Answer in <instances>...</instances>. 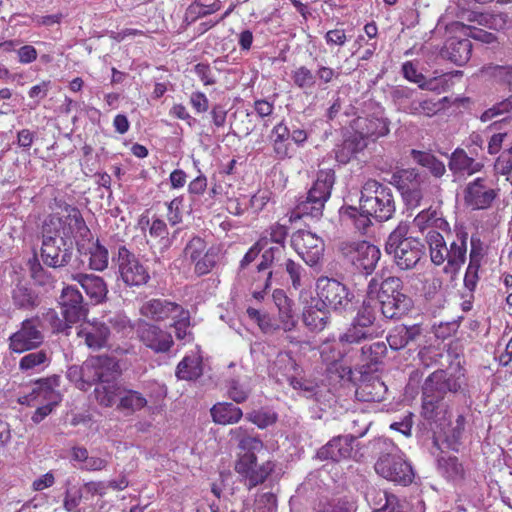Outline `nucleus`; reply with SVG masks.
<instances>
[{"label": "nucleus", "mask_w": 512, "mask_h": 512, "mask_svg": "<svg viewBox=\"0 0 512 512\" xmlns=\"http://www.w3.org/2000/svg\"><path fill=\"white\" fill-rule=\"evenodd\" d=\"M63 212V217L48 215L42 225L41 258L51 268L66 266L73 254L71 238L89 231L77 207L65 204Z\"/></svg>", "instance_id": "1"}, {"label": "nucleus", "mask_w": 512, "mask_h": 512, "mask_svg": "<svg viewBox=\"0 0 512 512\" xmlns=\"http://www.w3.org/2000/svg\"><path fill=\"white\" fill-rule=\"evenodd\" d=\"M468 232L463 225H455L449 232L428 231L425 242L428 245L431 262L444 266V272L454 277L467 258Z\"/></svg>", "instance_id": "2"}, {"label": "nucleus", "mask_w": 512, "mask_h": 512, "mask_svg": "<svg viewBox=\"0 0 512 512\" xmlns=\"http://www.w3.org/2000/svg\"><path fill=\"white\" fill-rule=\"evenodd\" d=\"M402 289L403 282L399 277H388L381 284L372 278L367 287V297L369 300H378L385 318H399L412 306L411 298L404 294Z\"/></svg>", "instance_id": "3"}, {"label": "nucleus", "mask_w": 512, "mask_h": 512, "mask_svg": "<svg viewBox=\"0 0 512 512\" xmlns=\"http://www.w3.org/2000/svg\"><path fill=\"white\" fill-rule=\"evenodd\" d=\"M409 225L400 222L390 233L385 251L393 255L396 265L402 270L414 268L424 255L425 246L420 239L408 236Z\"/></svg>", "instance_id": "4"}, {"label": "nucleus", "mask_w": 512, "mask_h": 512, "mask_svg": "<svg viewBox=\"0 0 512 512\" xmlns=\"http://www.w3.org/2000/svg\"><path fill=\"white\" fill-rule=\"evenodd\" d=\"M335 183V172L333 169H321L317 178L308 190L304 200H300L290 214V221L305 216L319 218L323 214L325 203L331 196Z\"/></svg>", "instance_id": "5"}, {"label": "nucleus", "mask_w": 512, "mask_h": 512, "mask_svg": "<svg viewBox=\"0 0 512 512\" xmlns=\"http://www.w3.org/2000/svg\"><path fill=\"white\" fill-rule=\"evenodd\" d=\"M360 210L377 221H387L395 213L392 190L375 179L367 180L361 189Z\"/></svg>", "instance_id": "6"}, {"label": "nucleus", "mask_w": 512, "mask_h": 512, "mask_svg": "<svg viewBox=\"0 0 512 512\" xmlns=\"http://www.w3.org/2000/svg\"><path fill=\"white\" fill-rule=\"evenodd\" d=\"M262 451L238 452L234 470L250 490L263 484L275 470V462L268 459L258 462L257 455Z\"/></svg>", "instance_id": "7"}, {"label": "nucleus", "mask_w": 512, "mask_h": 512, "mask_svg": "<svg viewBox=\"0 0 512 512\" xmlns=\"http://www.w3.org/2000/svg\"><path fill=\"white\" fill-rule=\"evenodd\" d=\"M121 371L117 360L109 356H92L83 362L80 368V384L87 390L94 384L117 380Z\"/></svg>", "instance_id": "8"}, {"label": "nucleus", "mask_w": 512, "mask_h": 512, "mask_svg": "<svg viewBox=\"0 0 512 512\" xmlns=\"http://www.w3.org/2000/svg\"><path fill=\"white\" fill-rule=\"evenodd\" d=\"M339 251L347 262L367 275L374 271L381 256L379 248L367 241H344Z\"/></svg>", "instance_id": "9"}, {"label": "nucleus", "mask_w": 512, "mask_h": 512, "mask_svg": "<svg viewBox=\"0 0 512 512\" xmlns=\"http://www.w3.org/2000/svg\"><path fill=\"white\" fill-rule=\"evenodd\" d=\"M395 96L400 99V104L405 113L432 118L444 109L447 97L441 99L420 96L416 90L409 88L398 89Z\"/></svg>", "instance_id": "10"}, {"label": "nucleus", "mask_w": 512, "mask_h": 512, "mask_svg": "<svg viewBox=\"0 0 512 512\" xmlns=\"http://www.w3.org/2000/svg\"><path fill=\"white\" fill-rule=\"evenodd\" d=\"M184 254L193 264L194 273L199 277L212 272L220 260V249L214 245L208 246L199 236H194L188 241Z\"/></svg>", "instance_id": "11"}, {"label": "nucleus", "mask_w": 512, "mask_h": 512, "mask_svg": "<svg viewBox=\"0 0 512 512\" xmlns=\"http://www.w3.org/2000/svg\"><path fill=\"white\" fill-rule=\"evenodd\" d=\"M316 295L322 308L334 311L346 310L353 297L344 284L328 277L317 280Z\"/></svg>", "instance_id": "12"}, {"label": "nucleus", "mask_w": 512, "mask_h": 512, "mask_svg": "<svg viewBox=\"0 0 512 512\" xmlns=\"http://www.w3.org/2000/svg\"><path fill=\"white\" fill-rule=\"evenodd\" d=\"M374 468L379 476L403 486L410 484L414 478L411 464L399 454L381 455Z\"/></svg>", "instance_id": "13"}, {"label": "nucleus", "mask_w": 512, "mask_h": 512, "mask_svg": "<svg viewBox=\"0 0 512 512\" xmlns=\"http://www.w3.org/2000/svg\"><path fill=\"white\" fill-rule=\"evenodd\" d=\"M116 261L119 276L127 286L139 287L150 280L148 268L125 246L119 247Z\"/></svg>", "instance_id": "14"}, {"label": "nucleus", "mask_w": 512, "mask_h": 512, "mask_svg": "<svg viewBox=\"0 0 512 512\" xmlns=\"http://www.w3.org/2000/svg\"><path fill=\"white\" fill-rule=\"evenodd\" d=\"M39 317H31L21 322L20 328L10 335L9 349L14 353H23L40 347L44 341L40 330Z\"/></svg>", "instance_id": "15"}, {"label": "nucleus", "mask_w": 512, "mask_h": 512, "mask_svg": "<svg viewBox=\"0 0 512 512\" xmlns=\"http://www.w3.org/2000/svg\"><path fill=\"white\" fill-rule=\"evenodd\" d=\"M291 246L310 267L320 262L325 250L323 239L307 230H298L293 233Z\"/></svg>", "instance_id": "16"}, {"label": "nucleus", "mask_w": 512, "mask_h": 512, "mask_svg": "<svg viewBox=\"0 0 512 512\" xmlns=\"http://www.w3.org/2000/svg\"><path fill=\"white\" fill-rule=\"evenodd\" d=\"M137 337L146 348L156 354L168 353L174 345L173 336L168 330L150 322L138 324Z\"/></svg>", "instance_id": "17"}, {"label": "nucleus", "mask_w": 512, "mask_h": 512, "mask_svg": "<svg viewBox=\"0 0 512 512\" xmlns=\"http://www.w3.org/2000/svg\"><path fill=\"white\" fill-rule=\"evenodd\" d=\"M355 441L356 437L352 435L333 437L317 451L316 456L322 461L331 460L333 462H340L350 458L358 461L357 451H354Z\"/></svg>", "instance_id": "18"}, {"label": "nucleus", "mask_w": 512, "mask_h": 512, "mask_svg": "<svg viewBox=\"0 0 512 512\" xmlns=\"http://www.w3.org/2000/svg\"><path fill=\"white\" fill-rule=\"evenodd\" d=\"M497 191L487 186V180L478 177L469 182L464 190V201L474 210H485L491 207L497 197Z\"/></svg>", "instance_id": "19"}, {"label": "nucleus", "mask_w": 512, "mask_h": 512, "mask_svg": "<svg viewBox=\"0 0 512 512\" xmlns=\"http://www.w3.org/2000/svg\"><path fill=\"white\" fill-rule=\"evenodd\" d=\"M59 304L63 317L70 323H77L87 313L81 292L71 285L62 289Z\"/></svg>", "instance_id": "20"}, {"label": "nucleus", "mask_w": 512, "mask_h": 512, "mask_svg": "<svg viewBox=\"0 0 512 512\" xmlns=\"http://www.w3.org/2000/svg\"><path fill=\"white\" fill-rule=\"evenodd\" d=\"M48 401L60 402V394L53 388L49 378L39 379L35 381L31 390L18 398V403L27 406H35L44 404Z\"/></svg>", "instance_id": "21"}, {"label": "nucleus", "mask_w": 512, "mask_h": 512, "mask_svg": "<svg viewBox=\"0 0 512 512\" xmlns=\"http://www.w3.org/2000/svg\"><path fill=\"white\" fill-rule=\"evenodd\" d=\"M77 335L87 347L99 350L107 345L110 329L104 322L85 321L80 325Z\"/></svg>", "instance_id": "22"}, {"label": "nucleus", "mask_w": 512, "mask_h": 512, "mask_svg": "<svg viewBox=\"0 0 512 512\" xmlns=\"http://www.w3.org/2000/svg\"><path fill=\"white\" fill-rule=\"evenodd\" d=\"M180 304L163 298L145 301L140 307V314L154 322H165L180 309Z\"/></svg>", "instance_id": "23"}, {"label": "nucleus", "mask_w": 512, "mask_h": 512, "mask_svg": "<svg viewBox=\"0 0 512 512\" xmlns=\"http://www.w3.org/2000/svg\"><path fill=\"white\" fill-rule=\"evenodd\" d=\"M419 183L420 175L414 168L402 169L392 175V184L409 201L418 202L422 198L421 191L418 189Z\"/></svg>", "instance_id": "24"}, {"label": "nucleus", "mask_w": 512, "mask_h": 512, "mask_svg": "<svg viewBox=\"0 0 512 512\" xmlns=\"http://www.w3.org/2000/svg\"><path fill=\"white\" fill-rule=\"evenodd\" d=\"M351 127L353 131L366 139L376 140L389 133V122L379 117H357L353 120Z\"/></svg>", "instance_id": "25"}, {"label": "nucleus", "mask_w": 512, "mask_h": 512, "mask_svg": "<svg viewBox=\"0 0 512 512\" xmlns=\"http://www.w3.org/2000/svg\"><path fill=\"white\" fill-rule=\"evenodd\" d=\"M138 226L141 230L148 227L149 237L155 240L156 244L163 249H169L172 245V238L169 237V230L166 222L160 217L154 215L151 219L147 214H142L138 220Z\"/></svg>", "instance_id": "26"}, {"label": "nucleus", "mask_w": 512, "mask_h": 512, "mask_svg": "<svg viewBox=\"0 0 512 512\" xmlns=\"http://www.w3.org/2000/svg\"><path fill=\"white\" fill-rule=\"evenodd\" d=\"M71 279L78 282L87 296L95 304L102 303L107 296L108 288L104 279L94 274H72Z\"/></svg>", "instance_id": "27"}, {"label": "nucleus", "mask_w": 512, "mask_h": 512, "mask_svg": "<svg viewBox=\"0 0 512 512\" xmlns=\"http://www.w3.org/2000/svg\"><path fill=\"white\" fill-rule=\"evenodd\" d=\"M413 226L421 233L431 230L449 232L451 229L442 212L432 207L420 211L413 219Z\"/></svg>", "instance_id": "28"}, {"label": "nucleus", "mask_w": 512, "mask_h": 512, "mask_svg": "<svg viewBox=\"0 0 512 512\" xmlns=\"http://www.w3.org/2000/svg\"><path fill=\"white\" fill-rule=\"evenodd\" d=\"M425 380L445 397L447 392L456 393L462 388L465 383V375L461 370L457 375H448L446 371L439 369L431 373Z\"/></svg>", "instance_id": "29"}, {"label": "nucleus", "mask_w": 512, "mask_h": 512, "mask_svg": "<svg viewBox=\"0 0 512 512\" xmlns=\"http://www.w3.org/2000/svg\"><path fill=\"white\" fill-rule=\"evenodd\" d=\"M321 358L326 363L327 372L330 375H335L340 380L351 379V366L345 362L340 351H336L331 347L323 348Z\"/></svg>", "instance_id": "30"}, {"label": "nucleus", "mask_w": 512, "mask_h": 512, "mask_svg": "<svg viewBox=\"0 0 512 512\" xmlns=\"http://www.w3.org/2000/svg\"><path fill=\"white\" fill-rule=\"evenodd\" d=\"M444 396L426 380L422 386L421 415L428 421H434L439 414V408Z\"/></svg>", "instance_id": "31"}, {"label": "nucleus", "mask_w": 512, "mask_h": 512, "mask_svg": "<svg viewBox=\"0 0 512 512\" xmlns=\"http://www.w3.org/2000/svg\"><path fill=\"white\" fill-rule=\"evenodd\" d=\"M367 146L366 141L355 132L346 137L341 144L335 148V159L340 164H347Z\"/></svg>", "instance_id": "32"}, {"label": "nucleus", "mask_w": 512, "mask_h": 512, "mask_svg": "<svg viewBox=\"0 0 512 512\" xmlns=\"http://www.w3.org/2000/svg\"><path fill=\"white\" fill-rule=\"evenodd\" d=\"M422 333L419 325L396 326L387 336V342L391 349L400 350L406 347L410 342L415 341Z\"/></svg>", "instance_id": "33"}, {"label": "nucleus", "mask_w": 512, "mask_h": 512, "mask_svg": "<svg viewBox=\"0 0 512 512\" xmlns=\"http://www.w3.org/2000/svg\"><path fill=\"white\" fill-rule=\"evenodd\" d=\"M387 388L380 379L362 381L356 389V397L363 402H380L384 399Z\"/></svg>", "instance_id": "34"}, {"label": "nucleus", "mask_w": 512, "mask_h": 512, "mask_svg": "<svg viewBox=\"0 0 512 512\" xmlns=\"http://www.w3.org/2000/svg\"><path fill=\"white\" fill-rule=\"evenodd\" d=\"M210 412L213 421L220 425H232L238 423L243 416L242 410L229 402L215 404L211 408Z\"/></svg>", "instance_id": "35"}, {"label": "nucleus", "mask_w": 512, "mask_h": 512, "mask_svg": "<svg viewBox=\"0 0 512 512\" xmlns=\"http://www.w3.org/2000/svg\"><path fill=\"white\" fill-rule=\"evenodd\" d=\"M472 43L469 39H450L446 46L448 59L458 66L467 63L471 57Z\"/></svg>", "instance_id": "36"}, {"label": "nucleus", "mask_w": 512, "mask_h": 512, "mask_svg": "<svg viewBox=\"0 0 512 512\" xmlns=\"http://www.w3.org/2000/svg\"><path fill=\"white\" fill-rule=\"evenodd\" d=\"M449 168L454 172L472 175L482 170L483 164L468 156L463 149H456L450 158Z\"/></svg>", "instance_id": "37"}, {"label": "nucleus", "mask_w": 512, "mask_h": 512, "mask_svg": "<svg viewBox=\"0 0 512 512\" xmlns=\"http://www.w3.org/2000/svg\"><path fill=\"white\" fill-rule=\"evenodd\" d=\"M328 309L322 308V305L317 302L315 306H307L303 311V323L311 331H322L329 320Z\"/></svg>", "instance_id": "38"}, {"label": "nucleus", "mask_w": 512, "mask_h": 512, "mask_svg": "<svg viewBox=\"0 0 512 512\" xmlns=\"http://www.w3.org/2000/svg\"><path fill=\"white\" fill-rule=\"evenodd\" d=\"M230 435L233 439L238 442L239 452L245 451H265L266 447L263 441L257 437L252 436L248 429L243 426H239L230 431Z\"/></svg>", "instance_id": "39"}, {"label": "nucleus", "mask_w": 512, "mask_h": 512, "mask_svg": "<svg viewBox=\"0 0 512 512\" xmlns=\"http://www.w3.org/2000/svg\"><path fill=\"white\" fill-rule=\"evenodd\" d=\"M221 8V0H213L210 4H203L199 0H195L186 8L184 18L188 23H194L200 18L218 12Z\"/></svg>", "instance_id": "40"}, {"label": "nucleus", "mask_w": 512, "mask_h": 512, "mask_svg": "<svg viewBox=\"0 0 512 512\" xmlns=\"http://www.w3.org/2000/svg\"><path fill=\"white\" fill-rule=\"evenodd\" d=\"M147 399L139 391L127 389L121 392L117 409L128 413H135L147 406Z\"/></svg>", "instance_id": "41"}, {"label": "nucleus", "mask_w": 512, "mask_h": 512, "mask_svg": "<svg viewBox=\"0 0 512 512\" xmlns=\"http://www.w3.org/2000/svg\"><path fill=\"white\" fill-rule=\"evenodd\" d=\"M51 362V355L47 350L41 349L24 355L19 361L21 371H41Z\"/></svg>", "instance_id": "42"}, {"label": "nucleus", "mask_w": 512, "mask_h": 512, "mask_svg": "<svg viewBox=\"0 0 512 512\" xmlns=\"http://www.w3.org/2000/svg\"><path fill=\"white\" fill-rule=\"evenodd\" d=\"M411 156L415 162L427 168L436 178L442 177L446 172L444 163L429 152L413 149Z\"/></svg>", "instance_id": "43"}, {"label": "nucleus", "mask_w": 512, "mask_h": 512, "mask_svg": "<svg viewBox=\"0 0 512 512\" xmlns=\"http://www.w3.org/2000/svg\"><path fill=\"white\" fill-rule=\"evenodd\" d=\"M96 401L100 406L112 407L117 396H121V387L117 380L100 383L94 390Z\"/></svg>", "instance_id": "44"}, {"label": "nucleus", "mask_w": 512, "mask_h": 512, "mask_svg": "<svg viewBox=\"0 0 512 512\" xmlns=\"http://www.w3.org/2000/svg\"><path fill=\"white\" fill-rule=\"evenodd\" d=\"M291 79L294 86L305 93L311 92L317 85L315 72L305 65L295 68L291 72Z\"/></svg>", "instance_id": "45"}, {"label": "nucleus", "mask_w": 512, "mask_h": 512, "mask_svg": "<svg viewBox=\"0 0 512 512\" xmlns=\"http://www.w3.org/2000/svg\"><path fill=\"white\" fill-rule=\"evenodd\" d=\"M202 373L201 361L194 357H184L176 368V376L181 380H196Z\"/></svg>", "instance_id": "46"}, {"label": "nucleus", "mask_w": 512, "mask_h": 512, "mask_svg": "<svg viewBox=\"0 0 512 512\" xmlns=\"http://www.w3.org/2000/svg\"><path fill=\"white\" fill-rule=\"evenodd\" d=\"M466 418L460 414L457 416L454 424H451L444 432V441L447 447L453 451H458L461 445L465 431Z\"/></svg>", "instance_id": "47"}, {"label": "nucleus", "mask_w": 512, "mask_h": 512, "mask_svg": "<svg viewBox=\"0 0 512 512\" xmlns=\"http://www.w3.org/2000/svg\"><path fill=\"white\" fill-rule=\"evenodd\" d=\"M276 252H280V248H269L264 251L261 262L257 265L254 275L251 276V288L263 284V276L273 275L269 267L276 258Z\"/></svg>", "instance_id": "48"}, {"label": "nucleus", "mask_w": 512, "mask_h": 512, "mask_svg": "<svg viewBox=\"0 0 512 512\" xmlns=\"http://www.w3.org/2000/svg\"><path fill=\"white\" fill-rule=\"evenodd\" d=\"M246 313L251 320L257 323L260 330L265 334H272L281 329L279 322L277 323L268 313H262L252 307H248Z\"/></svg>", "instance_id": "49"}, {"label": "nucleus", "mask_w": 512, "mask_h": 512, "mask_svg": "<svg viewBox=\"0 0 512 512\" xmlns=\"http://www.w3.org/2000/svg\"><path fill=\"white\" fill-rule=\"evenodd\" d=\"M108 250L97 240L89 248V267L95 271H103L108 267Z\"/></svg>", "instance_id": "50"}, {"label": "nucleus", "mask_w": 512, "mask_h": 512, "mask_svg": "<svg viewBox=\"0 0 512 512\" xmlns=\"http://www.w3.org/2000/svg\"><path fill=\"white\" fill-rule=\"evenodd\" d=\"M171 319L173 320L171 327L175 330L176 338L184 340L190 334L189 327L191 322L189 311L180 306V309L177 310Z\"/></svg>", "instance_id": "51"}, {"label": "nucleus", "mask_w": 512, "mask_h": 512, "mask_svg": "<svg viewBox=\"0 0 512 512\" xmlns=\"http://www.w3.org/2000/svg\"><path fill=\"white\" fill-rule=\"evenodd\" d=\"M30 273L36 284L48 288H53L55 286V277L51 272L42 267L37 258L30 261Z\"/></svg>", "instance_id": "52"}, {"label": "nucleus", "mask_w": 512, "mask_h": 512, "mask_svg": "<svg viewBox=\"0 0 512 512\" xmlns=\"http://www.w3.org/2000/svg\"><path fill=\"white\" fill-rule=\"evenodd\" d=\"M438 465L448 478L462 479L464 477L463 465L456 456L440 457Z\"/></svg>", "instance_id": "53"}, {"label": "nucleus", "mask_w": 512, "mask_h": 512, "mask_svg": "<svg viewBox=\"0 0 512 512\" xmlns=\"http://www.w3.org/2000/svg\"><path fill=\"white\" fill-rule=\"evenodd\" d=\"M12 300L14 305L21 309H30L36 306V296L23 285H16L13 289Z\"/></svg>", "instance_id": "54"}, {"label": "nucleus", "mask_w": 512, "mask_h": 512, "mask_svg": "<svg viewBox=\"0 0 512 512\" xmlns=\"http://www.w3.org/2000/svg\"><path fill=\"white\" fill-rule=\"evenodd\" d=\"M246 419L255 424L258 428L264 429L276 423L277 414L265 409L253 410L246 414Z\"/></svg>", "instance_id": "55"}, {"label": "nucleus", "mask_w": 512, "mask_h": 512, "mask_svg": "<svg viewBox=\"0 0 512 512\" xmlns=\"http://www.w3.org/2000/svg\"><path fill=\"white\" fill-rule=\"evenodd\" d=\"M373 337L372 331H366L362 327L358 326L355 322L347 329V331L339 337L341 343L347 344H358L362 340H366Z\"/></svg>", "instance_id": "56"}, {"label": "nucleus", "mask_w": 512, "mask_h": 512, "mask_svg": "<svg viewBox=\"0 0 512 512\" xmlns=\"http://www.w3.org/2000/svg\"><path fill=\"white\" fill-rule=\"evenodd\" d=\"M377 494L380 501L384 499L385 503L373 512H406L403 503L396 495L385 490H379Z\"/></svg>", "instance_id": "57"}, {"label": "nucleus", "mask_w": 512, "mask_h": 512, "mask_svg": "<svg viewBox=\"0 0 512 512\" xmlns=\"http://www.w3.org/2000/svg\"><path fill=\"white\" fill-rule=\"evenodd\" d=\"M442 356L441 349L432 345L421 348L418 353L419 361L425 368L437 365Z\"/></svg>", "instance_id": "58"}, {"label": "nucleus", "mask_w": 512, "mask_h": 512, "mask_svg": "<svg viewBox=\"0 0 512 512\" xmlns=\"http://www.w3.org/2000/svg\"><path fill=\"white\" fill-rule=\"evenodd\" d=\"M512 113V95L486 109L480 116L482 122H487L499 115Z\"/></svg>", "instance_id": "59"}, {"label": "nucleus", "mask_w": 512, "mask_h": 512, "mask_svg": "<svg viewBox=\"0 0 512 512\" xmlns=\"http://www.w3.org/2000/svg\"><path fill=\"white\" fill-rule=\"evenodd\" d=\"M266 233L269 235L266 240L269 239L270 242L278 244L275 248H280V252H276V254H281L285 250V240L288 236L287 226L275 223L266 230Z\"/></svg>", "instance_id": "60"}, {"label": "nucleus", "mask_w": 512, "mask_h": 512, "mask_svg": "<svg viewBox=\"0 0 512 512\" xmlns=\"http://www.w3.org/2000/svg\"><path fill=\"white\" fill-rule=\"evenodd\" d=\"M285 271L291 280L292 287L295 290L301 289L303 286L302 278L305 274L302 265L292 259H287L285 262Z\"/></svg>", "instance_id": "61"}, {"label": "nucleus", "mask_w": 512, "mask_h": 512, "mask_svg": "<svg viewBox=\"0 0 512 512\" xmlns=\"http://www.w3.org/2000/svg\"><path fill=\"white\" fill-rule=\"evenodd\" d=\"M184 198L183 196H178L172 199L170 202L166 203L167 207V219L171 226L178 225L182 222V206H183Z\"/></svg>", "instance_id": "62"}, {"label": "nucleus", "mask_w": 512, "mask_h": 512, "mask_svg": "<svg viewBox=\"0 0 512 512\" xmlns=\"http://www.w3.org/2000/svg\"><path fill=\"white\" fill-rule=\"evenodd\" d=\"M316 512H352V506L345 500H325L319 502Z\"/></svg>", "instance_id": "63"}, {"label": "nucleus", "mask_w": 512, "mask_h": 512, "mask_svg": "<svg viewBox=\"0 0 512 512\" xmlns=\"http://www.w3.org/2000/svg\"><path fill=\"white\" fill-rule=\"evenodd\" d=\"M277 498L272 492H266L258 496L255 501V512H276Z\"/></svg>", "instance_id": "64"}]
</instances>
